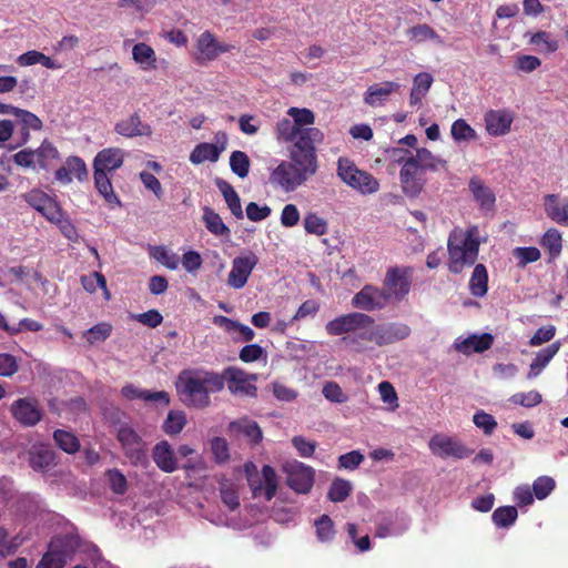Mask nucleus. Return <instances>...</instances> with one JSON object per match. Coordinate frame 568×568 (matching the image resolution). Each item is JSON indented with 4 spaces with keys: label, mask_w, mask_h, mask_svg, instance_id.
I'll use <instances>...</instances> for the list:
<instances>
[{
    "label": "nucleus",
    "mask_w": 568,
    "mask_h": 568,
    "mask_svg": "<svg viewBox=\"0 0 568 568\" xmlns=\"http://www.w3.org/2000/svg\"><path fill=\"white\" fill-rule=\"evenodd\" d=\"M561 343L559 341L554 342L547 347L540 349L534 361L530 364L529 372L527 374L528 379L537 377L542 369L550 363L555 355L559 352Z\"/></svg>",
    "instance_id": "obj_31"
},
{
    "label": "nucleus",
    "mask_w": 568,
    "mask_h": 568,
    "mask_svg": "<svg viewBox=\"0 0 568 568\" xmlns=\"http://www.w3.org/2000/svg\"><path fill=\"white\" fill-rule=\"evenodd\" d=\"M303 131H300L292 119L283 118L276 123L275 134L280 142H295L303 135Z\"/></svg>",
    "instance_id": "obj_40"
},
{
    "label": "nucleus",
    "mask_w": 568,
    "mask_h": 568,
    "mask_svg": "<svg viewBox=\"0 0 568 568\" xmlns=\"http://www.w3.org/2000/svg\"><path fill=\"white\" fill-rule=\"evenodd\" d=\"M211 452L217 464H224L230 459L229 444L223 437H214L211 439Z\"/></svg>",
    "instance_id": "obj_60"
},
{
    "label": "nucleus",
    "mask_w": 568,
    "mask_h": 568,
    "mask_svg": "<svg viewBox=\"0 0 568 568\" xmlns=\"http://www.w3.org/2000/svg\"><path fill=\"white\" fill-rule=\"evenodd\" d=\"M124 152L119 148L101 150L94 159V170H102L104 173L114 171L122 166Z\"/></svg>",
    "instance_id": "obj_25"
},
{
    "label": "nucleus",
    "mask_w": 568,
    "mask_h": 568,
    "mask_svg": "<svg viewBox=\"0 0 568 568\" xmlns=\"http://www.w3.org/2000/svg\"><path fill=\"white\" fill-rule=\"evenodd\" d=\"M230 166L234 174L244 179L250 173L251 161L248 155L243 151H233L230 156Z\"/></svg>",
    "instance_id": "obj_50"
},
{
    "label": "nucleus",
    "mask_w": 568,
    "mask_h": 568,
    "mask_svg": "<svg viewBox=\"0 0 568 568\" xmlns=\"http://www.w3.org/2000/svg\"><path fill=\"white\" fill-rule=\"evenodd\" d=\"M286 484L298 494H307L314 484L315 471L311 466L300 462L288 463L284 466Z\"/></svg>",
    "instance_id": "obj_15"
},
{
    "label": "nucleus",
    "mask_w": 568,
    "mask_h": 568,
    "mask_svg": "<svg viewBox=\"0 0 568 568\" xmlns=\"http://www.w3.org/2000/svg\"><path fill=\"white\" fill-rule=\"evenodd\" d=\"M121 394L129 400L140 399L145 403L152 402L158 403L164 407L169 406L171 400L169 393L165 390L152 392L148 389H141L133 384L124 385L121 388Z\"/></svg>",
    "instance_id": "obj_22"
},
{
    "label": "nucleus",
    "mask_w": 568,
    "mask_h": 568,
    "mask_svg": "<svg viewBox=\"0 0 568 568\" xmlns=\"http://www.w3.org/2000/svg\"><path fill=\"white\" fill-rule=\"evenodd\" d=\"M55 465V453L49 448H39L30 453V466L37 471H48Z\"/></svg>",
    "instance_id": "obj_38"
},
{
    "label": "nucleus",
    "mask_w": 568,
    "mask_h": 568,
    "mask_svg": "<svg viewBox=\"0 0 568 568\" xmlns=\"http://www.w3.org/2000/svg\"><path fill=\"white\" fill-rule=\"evenodd\" d=\"M94 184L99 193L104 197V200L113 205H121L120 200L115 195L113 191V186L110 178L102 170H94Z\"/></svg>",
    "instance_id": "obj_39"
},
{
    "label": "nucleus",
    "mask_w": 568,
    "mask_h": 568,
    "mask_svg": "<svg viewBox=\"0 0 568 568\" xmlns=\"http://www.w3.org/2000/svg\"><path fill=\"white\" fill-rule=\"evenodd\" d=\"M79 547V540L72 535H59L51 538L48 548L62 557L67 562Z\"/></svg>",
    "instance_id": "obj_32"
},
{
    "label": "nucleus",
    "mask_w": 568,
    "mask_h": 568,
    "mask_svg": "<svg viewBox=\"0 0 568 568\" xmlns=\"http://www.w3.org/2000/svg\"><path fill=\"white\" fill-rule=\"evenodd\" d=\"M556 487V481L549 476H539L532 483V493L539 500L548 497Z\"/></svg>",
    "instance_id": "obj_56"
},
{
    "label": "nucleus",
    "mask_w": 568,
    "mask_h": 568,
    "mask_svg": "<svg viewBox=\"0 0 568 568\" xmlns=\"http://www.w3.org/2000/svg\"><path fill=\"white\" fill-rule=\"evenodd\" d=\"M337 176L349 187L362 194H373L378 191L379 182L371 173L359 170L353 161L339 158L337 161Z\"/></svg>",
    "instance_id": "obj_6"
},
{
    "label": "nucleus",
    "mask_w": 568,
    "mask_h": 568,
    "mask_svg": "<svg viewBox=\"0 0 568 568\" xmlns=\"http://www.w3.org/2000/svg\"><path fill=\"white\" fill-rule=\"evenodd\" d=\"M227 144V135L225 132H217L215 134V143H200L190 154V161L193 164H201L205 161L216 162L221 153L225 150Z\"/></svg>",
    "instance_id": "obj_19"
},
{
    "label": "nucleus",
    "mask_w": 568,
    "mask_h": 568,
    "mask_svg": "<svg viewBox=\"0 0 568 568\" xmlns=\"http://www.w3.org/2000/svg\"><path fill=\"white\" fill-rule=\"evenodd\" d=\"M34 158L40 169L49 171L54 163L60 160V153L50 141L44 140L40 146L34 150Z\"/></svg>",
    "instance_id": "obj_34"
},
{
    "label": "nucleus",
    "mask_w": 568,
    "mask_h": 568,
    "mask_svg": "<svg viewBox=\"0 0 568 568\" xmlns=\"http://www.w3.org/2000/svg\"><path fill=\"white\" fill-rule=\"evenodd\" d=\"M542 396L537 390L516 393L510 396L509 402L514 405L524 406L527 408L535 407L540 404Z\"/></svg>",
    "instance_id": "obj_57"
},
{
    "label": "nucleus",
    "mask_w": 568,
    "mask_h": 568,
    "mask_svg": "<svg viewBox=\"0 0 568 568\" xmlns=\"http://www.w3.org/2000/svg\"><path fill=\"white\" fill-rule=\"evenodd\" d=\"M352 487L349 481L345 479H335L328 489V499L334 503L344 501L351 494Z\"/></svg>",
    "instance_id": "obj_55"
},
{
    "label": "nucleus",
    "mask_w": 568,
    "mask_h": 568,
    "mask_svg": "<svg viewBox=\"0 0 568 568\" xmlns=\"http://www.w3.org/2000/svg\"><path fill=\"white\" fill-rule=\"evenodd\" d=\"M67 561L48 548L36 568H63Z\"/></svg>",
    "instance_id": "obj_64"
},
{
    "label": "nucleus",
    "mask_w": 568,
    "mask_h": 568,
    "mask_svg": "<svg viewBox=\"0 0 568 568\" xmlns=\"http://www.w3.org/2000/svg\"><path fill=\"white\" fill-rule=\"evenodd\" d=\"M59 215L57 219L49 220V222L57 224L61 231V233L69 240L75 241L78 239V231L75 226L72 224L70 219L65 215V212L62 207L59 209Z\"/></svg>",
    "instance_id": "obj_59"
},
{
    "label": "nucleus",
    "mask_w": 568,
    "mask_h": 568,
    "mask_svg": "<svg viewBox=\"0 0 568 568\" xmlns=\"http://www.w3.org/2000/svg\"><path fill=\"white\" fill-rule=\"evenodd\" d=\"M245 473L253 497H257L263 493L267 501L274 498L277 491V475L272 466H263V480L257 476L256 466L253 463L245 464Z\"/></svg>",
    "instance_id": "obj_9"
},
{
    "label": "nucleus",
    "mask_w": 568,
    "mask_h": 568,
    "mask_svg": "<svg viewBox=\"0 0 568 568\" xmlns=\"http://www.w3.org/2000/svg\"><path fill=\"white\" fill-rule=\"evenodd\" d=\"M473 296L483 297L488 291V272L484 264H476L469 280Z\"/></svg>",
    "instance_id": "obj_37"
},
{
    "label": "nucleus",
    "mask_w": 568,
    "mask_h": 568,
    "mask_svg": "<svg viewBox=\"0 0 568 568\" xmlns=\"http://www.w3.org/2000/svg\"><path fill=\"white\" fill-rule=\"evenodd\" d=\"M540 244L548 250L550 257L559 256L562 250L561 233L556 229H549L542 236Z\"/></svg>",
    "instance_id": "obj_48"
},
{
    "label": "nucleus",
    "mask_w": 568,
    "mask_h": 568,
    "mask_svg": "<svg viewBox=\"0 0 568 568\" xmlns=\"http://www.w3.org/2000/svg\"><path fill=\"white\" fill-rule=\"evenodd\" d=\"M413 282V267L392 266L388 267L383 280V288L389 300L400 302L410 292Z\"/></svg>",
    "instance_id": "obj_8"
},
{
    "label": "nucleus",
    "mask_w": 568,
    "mask_h": 568,
    "mask_svg": "<svg viewBox=\"0 0 568 568\" xmlns=\"http://www.w3.org/2000/svg\"><path fill=\"white\" fill-rule=\"evenodd\" d=\"M518 517V511L515 506H503L494 510L491 515L493 523L500 528L511 526Z\"/></svg>",
    "instance_id": "obj_49"
},
{
    "label": "nucleus",
    "mask_w": 568,
    "mask_h": 568,
    "mask_svg": "<svg viewBox=\"0 0 568 568\" xmlns=\"http://www.w3.org/2000/svg\"><path fill=\"white\" fill-rule=\"evenodd\" d=\"M433 75L428 72H420L414 77L413 88L409 94V104L417 105L429 91L433 84Z\"/></svg>",
    "instance_id": "obj_36"
},
{
    "label": "nucleus",
    "mask_w": 568,
    "mask_h": 568,
    "mask_svg": "<svg viewBox=\"0 0 568 568\" xmlns=\"http://www.w3.org/2000/svg\"><path fill=\"white\" fill-rule=\"evenodd\" d=\"M132 55L136 63L145 64V70L156 68V57L154 50L146 43L140 42L132 49Z\"/></svg>",
    "instance_id": "obj_44"
},
{
    "label": "nucleus",
    "mask_w": 568,
    "mask_h": 568,
    "mask_svg": "<svg viewBox=\"0 0 568 568\" xmlns=\"http://www.w3.org/2000/svg\"><path fill=\"white\" fill-rule=\"evenodd\" d=\"M406 36L409 41L415 44H419L425 41H433L439 47L445 44L444 39L427 23H419L410 27L407 29Z\"/></svg>",
    "instance_id": "obj_33"
},
{
    "label": "nucleus",
    "mask_w": 568,
    "mask_h": 568,
    "mask_svg": "<svg viewBox=\"0 0 568 568\" xmlns=\"http://www.w3.org/2000/svg\"><path fill=\"white\" fill-rule=\"evenodd\" d=\"M175 388L186 406L204 409L211 405L210 394L224 388V377L214 371L187 368L178 375Z\"/></svg>",
    "instance_id": "obj_1"
},
{
    "label": "nucleus",
    "mask_w": 568,
    "mask_h": 568,
    "mask_svg": "<svg viewBox=\"0 0 568 568\" xmlns=\"http://www.w3.org/2000/svg\"><path fill=\"white\" fill-rule=\"evenodd\" d=\"M513 253L518 260V266L520 267H525L529 263L537 262L541 256L540 251L535 246L516 247Z\"/></svg>",
    "instance_id": "obj_61"
},
{
    "label": "nucleus",
    "mask_w": 568,
    "mask_h": 568,
    "mask_svg": "<svg viewBox=\"0 0 568 568\" xmlns=\"http://www.w3.org/2000/svg\"><path fill=\"white\" fill-rule=\"evenodd\" d=\"M316 537L321 542H328L335 536L334 523L328 515H322L315 521Z\"/></svg>",
    "instance_id": "obj_52"
},
{
    "label": "nucleus",
    "mask_w": 568,
    "mask_h": 568,
    "mask_svg": "<svg viewBox=\"0 0 568 568\" xmlns=\"http://www.w3.org/2000/svg\"><path fill=\"white\" fill-rule=\"evenodd\" d=\"M374 324L375 320L371 315L362 312H353L327 322L325 329L327 334L332 336L351 333L354 334L353 336H356L362 332L369 331Z\"/></svg>",
    "instance_id": "obj_7"
},
{
    "label": "nucleus",
    "mask_w": 568,
    "mask_h": 568,
    "mask_svg": "<svg viewBox=\"0 0 568 568\" xmlns=\"http://www.w3.org/2000/svg\"><path fill=\"white\" fill-rule=\"evenodd\" d=\"M413 158L424 171H437L439 168L446 166L445 160L436 158L426 148L416 149V153L413 154Z\"/></svg>",
    "instance_id": "obj_42"
},
{
    "label": "nucleus",
    "mask_w": 568,
    "mask_h": 568,
    "mask_svg": "<svg viewBox=\"0 0 568 568\" xmlns=\"http://www.w3.org/2000/svg\"><path fill=\"white\" fill-rule=\"evenodd\" d=\"M150 256L171 271L176 270L180 264L179 255L168 250L164 245L152 246L150 248Z\"/></svg>",
    "instance_id": "obj_43"
},
{
    "label": "nucleus",
    "mask_w": 568,
    "mask_h": 568,
    "mask_svg": "<svg viewBox=\"0 0 568 568\" xmlns=\"http://www.w3.org/2000/svg\"><path fill=\"white\" fill-rule=\"evenodd\" d=\"M396 162L402 164L399 179L403 192L409 197H416L424 189L425 180L423 179L424 170L414 160L413 153L408 150H395Z\"/></svg>",
    "instance_id": "obj_5"
},
{
    "label": "nucleus",
    "mask_w": 568,
    "mask_h": 568,
    "mask_svg": "<svg viewBox=\"0 0 568 568\" xmlns=\"http://www.w3.org/2000/svg\"><path fill=\"white\" fill-rule=\"evenodd\" d=\"M484 120L489 135L503 136L510 131L514 116L506 110H489L486 112Z\"/></svg>",
    "instance_id": "obj_21"
},
{
    "label": "nucleus",
    "mask_w": 568,
    "mask_h": 568,
    "mask_svg": "<svg viewBox=\"0 0 568 568\" xmlns=\"http://www.w3.org/2000/svg\"><path fill=\"white\" fill-rule=\"evenodd\" d=\"M203 221L205 227L216 236H229L230 229L225 225L222 217L211 207L205 206L203 210Z\"/></svg>",
    "instance_id": "obj_41"
},
{
    "label": "nucleus",
    "mask_w": 568,
    "mask_h": 568,
    "mask_svg": "<svg viewBox=\"0 0 568 568\" xmlns=\"http://www.w3.org/2000/svg\"><path fill=\"white\" fill-rule=\"evenodd\" d=\"M410 333V327L404 323L374 324L369 331L362 332L356 336H344L343 341L349 345H361L362 342H374L378 346H385L406 339Z\"/></svg>",
    "instance_id": "obj_4"
},
{
    "label": "nucleus",
    "mask_w": 568,
    "mask_h": 568,
    "mask_svg": "<svg viewBox=\"0 0 568 568\" xmlns=\"http://www.w3.org/2000/svg\"><path fill=\"white\" fill-rule=\"evenodd\" d=\"M229 430L243 435L252 445H257L263 439V433L258 424L247 417L231 422L229 424Z\"/></svg>",
    "instance_id": "obj_28"
},
{
    "label": "nucleus",
    "mask_w": 568,
    "mask_h": 568,
    "mask_svg": "<svg viewBox=\"0 0 568 568\" xmlns=\"http://www.w3.org/2000/svg\"><path fill=\"white\" fill-rule=\"evenodd\" d=\"M400 88V84L394 81H385L381 84H373L368 87L364 102L369 106L382 105L388 97L397 92Z\"/></svg>",
    "instance_id": "obj_26"
},
{
    "label": "nucleus",
    "mask_w": 568,
    "mask_h": 568,
    "mask_svg": "<svg viewBox=\"0 0 568 568\" xmlns=\"http://www.w3.org/2000/svg\"><path fill=\"white\" fill-rule=\"evenodd\" d=\"M186 425V415L183 410H170L163 422V432L170 436L178 435Z\"/></svg>",
    "instance_id": "obj_45"
},
{
    "label": "nucleus",
    "mask_w": 568,
    "mask_h": 568,
    "mask_svg": "<svg viewBox=\"0 0 568 568\" xmlns=\"http://www.w3.org/2000/svg\"><path fill=\"white\" fill-rule=\"evenodd\" d=\"M221 376L224 377V383L227 382V388L232 394L256 396L257 387L250 383V381L256 379L255 375H248L243 369L236 367H227Z\"/></svg>",
    "instance_id": "obj_18"
},
{
    "label": "nucleus",
    "mask_w": 568,
    "mask_h": 568,
    "mask_svg": "<svg viewBox=\"0 0 568 568\" xmlns=\"http://www.w3.org/2000/svg\"><path fill=\"white\" fill-rule=\"evenodd\" d=\"M153 460L164 473H173L178 469V462L174 453L166 440L158 443L153 448Z\"/></svg>",
    "instance_id": "obj_30"
},
{
    "label": "nucleus",
    "mask_w": 568,
    "mask_h": 568,
    "mask_svg": "<svg viewBox=\"0 0 568 568\" xmlns=\"http://www.w3.org/2000/svg\"><path fill=\"white\" fill-rule=\"evenodd\" d=\"M287 114L292 118L300 131L311 129L315 122L314 113L308 109L290 108Z\"/></svg>",
    "instance_id": "obj_51"
},
{
    "label": "nucleus",
    "mask_w": 568,
    "mask_h": 568,
    "mask_svg": "<svg viewBox=\"0 0 568 568\" xmlns=\"http://www.w3.org/2000/svg\"><path fill=\"white\" fill-rule=\"evenodd\" d=\"M324 135L317 128H311L303 132L290 149V162L298 166V170L307 178L315 175L318 170L316 143H322Z\"/></svg>",
    "instance_id": "obj_3"
},
{
    "label": "nucleus",
    "mask_w": 568,
    "mask_h": 568,
    "mask_svg": "<svg viewBox=\"0 0 568 568\" xmlns=\"http://www.w3.org/2000/svg\"><path fill=\"white\" fill-rule=\"evenodd\" d=\"M64 165L72 178L74 176L79 181H83L88 178L87 165L81 158L71 155L67 158Z\"/></svg>",
    "instance_id": "obj_62"
},
{
    "label": "nucleus",
    "mask_w": 568,
    "mask_h": 568,
    "mask_svg": "<svg viewBox=\"0 0 568 568\" xmlns=\"http://www.w3.org/2000/svg\"><path fill=\"white\" fill-rule=\"evenodd\" d=\"M257 263V255L251 251L234 257L232 261L231 272L227 276V285L235 290L243 288Z\"/></svg>",
    "instance_id": "obj_13"
},
{
    "label": "nucleus",
    "mask_w": 568,
    "mask_h": 568,
    "mask_svg": "<svg viewBox=\"0 0 568 568\" xmlns=\"http://www.w3.org/2000/svg\"><path fill=\"white\" fill-rule=\"evenodd\" d=\"M468 187L481 210H493L496 196L480 178L473 176L469 180Z\"/></svg>",
    "instance_id": "obj_27"
},
{
    "label": "nucleus",
    "mask_w": 568,
    "mask_h": 568,
    "mask_svg": "<svg viewBox=\"0 0 568 568\" xmlns=\"http://www.w3.org/2000/svg\"><path fill=\"white\" fill-rule=\"evenodd\" d=\"M478 230L471 226L466 231L454 230L448 237V270L453 274H460L465 266H471L476 263L480 242L478 240Z\"/></svg>",
    "instance_id": "obj_2"
},
{
    "label": "nucleus",
    "mask_w": 568,
    "mask_h": 568,
    "mask_svg": "<svg viewBox=\"0 0 568 568\" xmlns=\"http://www.w3.org/2000/svg\"><path fill=\"white\" fill-rule=\"evenodd\" d=\"M389 302L384 288L372 284L364 285L352 298V305L365 312L384 310Z\"/></svg>",
    "instance_id": "obj_14"
},
{
    "label": "nucleus",
    "mask_w": 568,
    "mask_h": 568,
    "mask_svg": "<svg viewBox=\"0 0 568 568\" xmlns=\"http://www.w3.org/2000/svg\"><path fill=\"white\" fill-rule=\"evenodd\" d=\"M12 416L23 426H34L42 418V412L36 398H19L11 405Z\"/></svg>",
    "instance_id": "obj_20"
},
{
    "label": "nucleus",
    "mask_w": 568,
    "mask_h": 568,
    "mask_svg": "<svg viewBox=\"0 0 568 568\" xmlns=\"http://www.w3.org/2000/svg\"><path fill=\"white\" fill-rule=\"evenodd\" d=\"M428 447L435 456L443 459L448 457L464 459L468 458L474 453L473 449L466 447L460 440L443 434L432 436Z\"/></svg>",
    "instance_id": "obj_12"
},
{
    "label": "nucleus",
    "mask_w": 568,
    "mask_h": 568,
    "mask_svg": "<svg viewBox=\"0 0 568 568\" xmlns=\"http://www.w3.org/2000/svg\"><path fill=\"white\" fill-rule=\"evenodd\" d=\"M304 229L310 234L324 235L327 232L326 221L316 213L310 212L304 217Z\"/></svg>",
    "instance_id": "obj_58"
},
{
    "label": "nucleus",
    "mask_w": 568,
    "mask_h": 568,
    "mask_svg": "<svg viewBox=\"0 0 568 568\" xmlns=\"http://www.w3.org/2000/svg\"><path fill=\"white\" fill-rule=\"evenodd\" d=\"M114 131L124 138L150 136L152 129L148 123L142 122L138 113L122 119L114 125Z\"/></svg>",
    "instance_id": "obj_23"
},
{
    "label": "nucleus",
    "mask_w": 568,
    "mask_h": 568,
    "mask_svg": "<svg viewBox=\"0 0 568 568\" xmlns=\"http://www.w3.org/2000/svg\"><path fill=\"white\" fill-rule=\"evenodd\" d=\"M544 206L550 220L557 224L568 226V200L560 204L557 194H547L544 197Z\"/></svg>",
    "instance_id": "obj_29"
},
{
    "label": "nucleus",
    "mask_w": 568,
    "mask_h": 568,
    "mask_svg": "<svg viewBox=\"0 0 568 568\" xmlns=\"http://www.w3.org/2000/svg\"><path fill=\"white\" fill-rule=\"evenodd\" d=\"M473 422L478 428L483 429L486 435H491L497 428V422L494 416L485 413L484 410L477 412L473 416Z\"/></svg>",
    "instance_id": "obj_63"
},
{
    "label": "nucleus",
    "mask_w": 568,
    "mask_h": 568,
    "mask_svg": "<svg viewBox=\"0 0 568 568\" xmlns=\"http://www.w3.org/2000/svg\"><path fill=\"white\" fill-rule=\"evenodd\" d=\"M20 197L48 221L54 220L57 219V215H59L58 212L61 205L55 197L50 196L38 187L21 194Z\"/></svg>",
    "instance_id": "obj_17"
},
{
    "label": "nucleus",
    "mask_w": 568,
    "mask_h": 568,
    "mask_svg": "<svg viewBox=\"0 0 568 568\" xmlns=\"http://www.w3.org/2000/svg\"><path fill=\"white\" fill-rule=\"evenodd\" d=\"M216 186L222 193L230 211L236 219H243V210L241 205V199L234 187L226 181L217 179Z\"/></svg>",
    "instance_id": "obj_35"
},
{
    "label": "nucleus",
    "mask_w": 568,
    "mask_h": 568,
    "mask_svg": "<svg viewBox=\"0 0 568 568\" xmlns=\"http://www.w3.org/2000/svg\"><path fill=\"white\" fill-rule=\"evenodd\" d=\"M493 344L494 336L490 333H483L480 335L474 334L460 342H456L455 348L464 355H470L488 351Z\"/></svg>",
    "instance_id": "obj_24"
},
{
    "label": "nucleus",
    "mask_w": 568,
    "mask_h": 568,
    "mask_svg": "<svg viewBox=\"0 0 568 568\" xmlns=\"http://www.w3.org/2000/svg\"><path fill=\"white\" fill-rule=\"evenodd\" d=\"M53 439L57 446L68 454H75L80 449L78 437L70 432L57 429L53 433Z\"/></svg>",
    "instance_id": "obj_46"
},
{
    "label": "nucleus",
    "mask_w": 568,
    "mask_h": 568,
    "mask_svg": "<svg viewBox=\"0 0 568 568\" xmlns=\"http://www.w3.org/2000/svg\"><path fill=\"white\" fill-rule=\"evenodd\" d=\"M14 115L22 128L39 131L42 129V121L32 112L13 106L11 112Z\"/></svg>",
    "instance_id": "obj_54"
},
{
    "label": "nucleus",
    "mask_w": 568,
    "mask_h": 568,
    "mask_svg": "<svg viewBox=\"0 0 568 568\" xmlns=\"http://www.w3.org/2000/svg\"><path fill=\"white\" fill-rule=\"evenodd\" d=\"M450 133L453 139L458 142L475 140L477 136L476 131L464 119L453 122Z\"/></svg>",
    "instance_id": "obj_53"
},
{
    "label": "nucleus",
    "mask_w": 568,
    "mask_h": 568,
    "mask_svg": "<svg viewBox=\"0 0 568 568\" xmlns=\"http://www.w3.org/2000/svg\"><path fill=\"white\" fill-rule=\"evenodd\" d=\"M308 179L290 161H281L280 164L270 173L268 182L272 186L278 187L284 192H293Z\"/></svg>",
    "instance_id": "obj_11"
},
{
    "label": "nucleus",
    "mask_w": 568,
    "mask_h": 568,
    "mask_svg": "<svg viewBox=\"0 0 568 568\" xmlns=\"http://www.w3.org/2000/svg\"><path fill=\"white\" fill-rule=\"evenodd\" d=\"M116 438L125 457L132 465L144 466L148 464L145 443L132 427L128 425L121 426L118 429Z\"/></svg>",
    "instance_id": "obj_10"
},
{
    "label": "nucleus",
    "mask_w": 568,
    "mask_h": 568,
    "mask_svg": "<svg viewBox=\"0 0 568 568\" xmlns=\"http://www.w3.org/2000/svg\"><path fill=\"white\" fill-rule=\"evenodd\" d=\"M235 45L221 43L211 31L202 32L196 40V61L200 64L214 61L221 53L231 52Z\"/></svg>",
    "instance_id": "obj_16"
},
{
    "label": "nucleus",
    "mask_w": 568,
    "mask_h": 568,
    "mask_svg": "<svg viewBox=\"0 0 568 568\" xmlns=\"http://www.w3.org/2000/svg\"><path fill=\"white\" fill-rule=\"evenodd\" d=\"M112 325L108 322H101L83 332V337L89 345L104 342L112 333Z\"/></svg>",
    "instance_id": "obj_47"
}]
</instances>
